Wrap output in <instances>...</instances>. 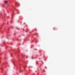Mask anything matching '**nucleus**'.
<instances>
[{
	"instance_id": "obj_1",
	"label": "nucleus",
	"mask_w": 75,
	"mask_h": 75,
	"mask_svg": "<svg viewBox=\"0 0 75 75\" xmlns=\"http://www.w3.org/2000/svg\"><path fill=\"white\" fill-rule=\"evenodd\" d=\"M4 3H7L8 1H4Z\"/></svg>"
}]
</instances>
